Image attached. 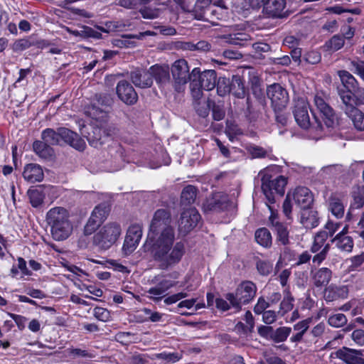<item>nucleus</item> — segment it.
<instances>
[{
    "label": "nucleus",
    "instance_id": "54",
    "mask_svg": "<svg viewBox=\"0 0 364 364\" xmlns=\"http://www.w3.org/2000/svg\"><path fill=\"white\" fill-rule=\"evenodd\" d=\"M252 48L255 50V56L256 58H262L263 53H268L271 50V46L263 42H257L252 44Z\"/></svg>",
    "mask_w": 364,
    "mask_h": 364
},
{
    "label": "nucleus",
    "instance_id": "45",
    "mask_svg": "<svg viewBox=\"0 0 364 364\" xmlns=\"http://www.w3.org/2000/svg\"><path fill=\"white\" fill-rule=\"evenodd\" d=\"M291 332V328L290 327H279L276 330H274L272 336H271V340L275 343L284 342L287 340Z\"/></svg>",
    "mask_w": 364,
    "mask_h": 364
},
{
    "label": "nucleus",
    "instance_id": "10",
    "mask_svg": "<svg viewBox=\"0 0 364 364\" xmlns=\"http://www.w3.org/2000/svg\"><path fill=\"white\" fill-rule=\"evenodd\" d=\"M267 95L271 100L272 107L275 112L282 111L289 102L287 90L279 83H274L268 86Z\"/></svg>",
    "mask_w": 364,
    "mask_h": 364
},
{
    "label": "nucleus",
    "instance_id": "43",
    "mask_svg": "<svg viewBox=\"0 0 364 364\" xmlns=\"http://www.w3.org/2000/svg\"><path fill=\"white\" fill-rule=\"evenodd\" d=\"M110 211V206L107 203H102L95 207L91 214L103 223L107 218Z\"/></svg>",
    "mask_w": 364,
    "mask_h": 364
},
{
    "label": "nucleus",
    "instance_id": "51",
    "mask_svg": "<svg viewBox=\"0 0 364 364\" xmlns=\"http://www.w3.org/2000/svg\"><path fill=\"white\" fill-rule=\"evenodd\" d=\"M208 106L210 109H212L213 117L215 120L220 121L224 118L225 113L220 105H216L213 100L208 99Z\"/></svg>",
    "mask_w": 364,
    "mask_h": 364
},
{
    "label": "nucleus",
    "instance_id": "59",
    "mask_svg": "<svg viewBox=\"0 0 364 364\" xmlns=\"http://www.w3.org/2000/svg\"><path fill=\"white\" fill-rule=\"evenodd\" d=\"M330 250V245L328 243L325 245L323 248L313 257V262L319 265L326 257L327 254Z\"/></svg>",
    "mask_w": 364,
    "mask_h": 364
},
{
    "label": "nucleus",
    "instance_id": "57",
    "mask_svg": "<svg viewBox=\"0 0 364 364\" xmlns=\"http://www.w3.org/2000/svg\"><path fill=\"white\" fill-rule=\"evenodd\" d=\"M95 317L101 321L107 322L110 319L109 311L105 308L97 306L94 309Z\"/></svg>",
    "mask_w": 364,
    "mask_h": 364
},
{
    "label": "nucleus",
    "instance_id": "8",
    "mask_svg": "<svg viewBox=\"0 0 364 364\" xmlns=\"http://www.w3.org/2000/svg\"><path fill=\"white\" fill-rule=\"evenodd\" d=\"M171 71L173 80V86L177 92L184 90L188 80L192 82V72H189L188 62L186 60H176L171 66Z\"/></svg>",
    "mask_w": 364,
    "mask_h": 364
},
{
    "label": "nucleus",
    "instance_id": "64",
    "mask_svg": "<svg viewBox=\"0 0 364 364\" xmlns=\"http://www.w3.org/2000/svg\"><path fill=\"white\" fill-rule=\"evenodd\" d=\"M351 338L358 346L364 345V330L356 329L353 331L351 334Z\"/></svg>",
    "mask_w": 364,
    "mask_h": 364
},
{
    "label": "nucleus",
    "instance_id": "44",
    "mask_svg": "<svg viewBox=\"0 0 364 364\" xmlns=\"http://www.w3.org/2000/svg\"><path fill=\"white\" fill-rule=\"evenodd\" d=\"M284 293L285 295H284L283 300L282 301V302L280 304V311L282 312V316H283L284 314L290 311L293 309V307H294L293 302L294 301V297L291 296V294L290 293L289 287H287L284 290Z\"/></svg>",
    "mask_w": 364,
    "mask_h": 364
},
{
    "label": "nucleus",
    "instance_id": "58",
    "mask_svg": "<svg viewBox=\"0 0 364 364\" xmlns=\"http://www.w3.org/2000/svg\"><path fill=\"white\" fill-rule=\"evenodd\" d=\"M352 70L364 80V61L353 60L350 62Z\"/></svg>",
    "mask_w": 364,
    "mask_h": 364
},
{
    "label": "nucleus",
    "instance_id": "18",
    "mask_svg": "<svg viewBox=\"0 0 364 364\" xmlns=\"http://www.w3.org/2000/svg\"><path fill=\"white\" fill-rule=\"evenodd\" d=\"M132 82L139 88H149L153 85L151 73L149 69L136 68L129 73Z\"/></svg>",
    "mask_w": 364,
    "mask_h": 364
},
{
    "label": "nucleus",
    "instance_id": "61",
    "mask_svg": "<svg viewBox=\"0 0 364 364\" xmlns=\"http://www.w3.org/2000/svg\"><path fill=\"white\" fill-rule=\"evenodd\" d=\"M250 82L253 95L257 97H259L260 96H262V89L260 87L261 82L259 78L255 76L251 78Z\"/></svg>",
    "mask_w": 364,
    "mask_h": 364
},
{
    "label": "nucleus",
    "instance_id": "29",
    "mask_svg": "<svg viewBox=\"0 0 364 364\" xmlns=\"http://www.w3.org/2000/svg\"><path fill=\"white\" fill-rule=\"evenodd\" d=\"M230 88V93L238 99H243L247 95V90L245 86V81L238 75L232 76Z\"/></svg>",
    "mask_w": 364,
    "mask_h": 364
},
{
    "label": "nucleus",
    "instance_id": "60",
    "mask_svg": "<svg viewBox=\"0 0 364 364\" xmlns=\"http://www.w3.org/2000/svg\"><path fill=\"white\" fill-rule=\"evenodd\" d=\"M98 105L110 107L113 104L112 97L108 94H99L95 95Z\"/></svg>",
    "mask_w": 364,
    "mask_h": 364
},
{
    "label": "nucleus",
    "instance_id": "42",
    "mask_svg": "<svg viewBox=\"0 0 364 364\" xmlns=\"http://www.w3.org/2000/svg\"><path fill=\"white\" fill-rule=\"evenodd\" d=\"M231 80L225 77H220L216 80L217 93L220 97H224L231 92Z\"/></svg>",
    "mask_w": 364,
    "mask_h": 364
},
{
    "label": "nucleus",
    "instance_id": "23",
    "mask_svg": "<svg viewBox=\"0 0 364 364\" xmlns=\"http://www.w3.org/2000/svg\"><path fill=\"white\" fill-rule=\"evenodd\" d=\"M285 5V0H268L263 8V13L268 17L282 18Z\"/></svg>",
    "mask_w": 364,
    "mask_h": 364
},
{
    "label": "nucleus",
    "instance_id": "15",
    "mask_svg": "<svg viewBox=\"0 0 364 364\" xmlns=\"http://www.w3.org/2000/svg\"><path fill=\"white\" fill-rule=\"evenodd\" d=\"M151 80L159 88H165L171 82L170 68L167 65L155 64L149 68Z\"/></svg>",
    "mask_w": 364,
    "mask_h": 364
},
{
    "label": "nucleus",
    "instance_id": "34",
    "mask_svg": "<svg viewBox=\"0 0 364 364\" xmlns=\"http://www.w3.org/2000/svg\"><path fill=\"white\" fill-rule=\"evenodd\" d=\"M331 242L335 243L336 246L341 251L351 252L353 247V240L352 237L348 235H343V234H337Z\"/></svg>",
    "mask_w": 364,
    "mask_h": 364
},
{
    "label": "nucleus",
    "instance_id": "30",
    "mask_svg": "<svg viewBox=\"0 0 364 364\" xmlns=\"http://www.w3.org/2000/svg\"><path fill=\"white\" fill-rule=\"evenodd\" d=\"M33 149L40 158L46 160L53 159L55 154L51 146L43 141H35L33 144Z\"/></svg>",
    "mask_w": 364,
    "mask_h": 364
},
{
    "label": "nucleus",
    "instance_id": "13",
    "mask_svg": "<svg viewBox=\"0 0 364 364\" xmlns=\"http://www.w3.org/2000/svg\"><path fill=\"white\" fill-rule=\"evenodd\" d=\"M271 228L276 235V242L287 246L290 244L289 230L287 223H282L274 215L273 212L269 217Z\"/></svg>",
    "mask_w": 364,
    "mask_h": 364
},
{
    "label": "nucleus",
    "instance_id": "48",
    "mask_svg": "<svg viewBox=\"0 0 364 364\" xmlns=\"http://www.w3.org/2000/svg\"><path fill=\"white\" fill-rule=\"evenodd\" d=\"M102 223L100 222V219L95 218L91 214L87 222L84 227V234L85 235H90L100 226Z\"/></svg>",
    "mask_w": 364,
    "mask_h": 364
},
{
    "label": "nucleus",
    "instance_id": "37",
    "mask_svg": "<svg viewBox=\"0 0 364 364\" xmlns=\"http://www.w3.org/2000/svg\"><path fill=\"white\" fill-rule=\"evenodd\" d=\"M338 75L344 87L343 89L348 91H355L358 87V82L355 78L346 70H339Z\"/></svg>",
    "mask_w": 364,
    "mask_h": 364
},
{
    "label": "nucleus",
    "instance_id": "36",
    "mask_svg": "<svg viewBox=\"0 0 364 364\" xmlns=\"http://www.w3.org/2000/svg\"><path fill=\"white\" fill-rule=\"evenodd\" d=\"M245 41H246L245 35L242 33L223 35L216 38V42L221 45L223 43H230L243 46Z\"/></svg>",
    "mask_w": 364,
    "mask_h": 364
},
{
    "label": "nucleus",
    "instance_id": "62",
    "mask_svg": "<svg viewBox=\"0 0 364 364\" xmlns=\"http://www.w3.org/2000/svg\"><path fill=\"white\" fill-rule=\"evenodd\" d=\"M225 299L230 302L232 307L237 309H241L242 302L240 300L239 296H237L236 291L235 294L233 293H228L225 295Z\"/></svg>",
    "mask_w": 364,
    "mask_h": 364
},
{
    "label": "nucleus",
    "instance_id": "27",
    "mask_svg": "<svg viewBox=\"0 0 364 364\" xmlns=\"http://www.w3.org/2000/svg\"><path fill=\"white\" fill-rule=\"evenodd\" d=\"M312 281L316 287H322L328 285L331 279L332 272L327 267H322L315 272H311Z\"/></svg>",
    "mask_w": 364,
    "mask_h": 364
},
{
    "label": "nucleus",
    "instance_id": "14",
    "mask_svg": "<svg viewBox=\"0 0 364 364\" xmlns=\"http://www.w3.org/2000/svg\"><path fill=\"white\" fill-rule=\"evenodd\" d=\"M336 356L346 364H364V350L343 346L336 352Z\"/></svg>",
    "mask_w": 364,
    "mask_h": 364
},
{
    "label": "nucleus",
    "instance_id": "5",
    "mask_svg": "<svg viewBox=\"0 0 364 364\" xmlns=\"http://www.w3.org/2000/svg\"><path fill=\"white\" fill-rule=\"evenodd\" d=\"M217 73L214 70H205L201 72L199 68L192 70V82L190 88L192 97L195 100H200L203 96V90L209 91L216 86Z\"/></svg>",
    "mask_w": 364,
    "mask_h": 364
},
{
    "label": "nucleus",
    "instance_id": "53",
    "mask_svg": "<svg viewBox=\"0 0 364 364\" xmlns=\"http://www.w3.org/2000/svg\"><path fill=\"white\" fill-rule=\"evenodd\" d=\"M328 322L333 327L340 328L347 323V318L343 314H336L331 316L328 318Z\"/></svg>",
    "mask_w": 364,
    "mask_h": 364
},
{
    "label": "nucleus",
    "instance_id": "49",
    "mask_svg": "<svg viewBox=\"0 0 364 364\" xmlns=\"http://www.w3.org/2000/svg\"><path fill=\"white\" fill-rule=\"evenodd\" d=\"M87 115L96 120L103 119L107 117V113L96 105H92L85 111Z\"/></svg>",
    "mask_w": 364,
    "mask_h": 364
},
{
    "label": "nucleus",
    "instance_id": "40",
    "mask_svg": "<svg viewBox=\"0 0 364 364\" xmlns=\"http://www.w3.org/2000/svg\"><path fill=\"white\" fill-rule=\"evenodd\" d=\"M102 134H105V130H102L100 127H92V132H88L87 139L92 146L98 148L103 144Z\"/></svg>",
    "mask_w": 364,
    "mask_h": 364
},
{
    "label": "nucleus",
    "instance_id": "3",
    "mask_svg": "<svg viewBox=\"0 0 364 364\" xmlns=\"http://www.w3.org/2000/svg\"><path fill=\"white\" fill-rule=\"evenodd\" d=\"M257 177L261 181V189L266 198V203L272 213L274 208L272 205L276 203L278 198L282 197L287 184V178L284 176H274L272 168L261 170Z\"/></svg>",
    "mask_w": 364,
    "mask_h": 364
},
{
    "label": "nucleus",
    "instance_id": "55",
    "mask_svg": "<svg viewBox=\"0 0 364 364\" xmlns=\"http://www.w3.org/2000/svg\"><path fill=\"white\" fill-rule=\"evenodd\" d=\"M155 358L157 359H161L168 362L175 363L181 358V355L178 353H166L162 352L156 353Z\"/></svg>",
    "mask_w": 364,
    "mask_h": 364
},
{
    "label": "nucleus",
    "instance_id": "38",
    "mask_svg": "<svg viewBox=\"0 0 364 364\" xmlns=\"http://www.w3.org/2000/svg\"><path fill=\"white\" fill-rule=\"evenodd\" d=\"M41 138L43 141L50 146L58 145L60 143V136L58 134V128L54 130L51 128L44 129L41 133Z\"/></svg>",
    "mask_w": 364,
    "mask_h": 364
},
{
    "label": "nucleus",
    "instance_id": "50",
    "mask_svg": "<svg viewBox=\"0 0 364 364\" xmlns=\"http://www.w3.org/2000/svg\"><path fill=\"white\" fill-rule=\"evenodd\" d=\"M256 268L259 274L267 276L272 271L273 264L269 261L258 259L256 262Z\"/></svg>",
    "mask_w": 364,
    "mask_h": 364
},
{
    "label": "nucleus",
    "instance_id": "22",
    "mask_svg": "<svg viewBox=\"0 0 364 364\" xmlns=\"http://www.w3.org/2000/svg\"><path fill=\"white\" fill-rule=\"evenodd\" d=\"M174 285V282L168 279H163L160 281L156 287L150 288L147 291V293L151 294L149 298L153 301L159 302L165 296L164 294L166 291Z\"/></svg>",
    "mask_w": 364,
    "mask_h": 364
},
{
    "label": "nucleus",
    "instance_id": "12",
    "mask_svg": "<svg viewBox=\"0 0 364 364\" xmlns=\"http://www.w3.org/2000/svg\"><path fill=\"white\" fill-rule=\"evenodd\" d=\"M118 98L127 105H133L138 100V95L130 82L125 80L118 82L116 87Z\"/></svg>",
    "mask_w": 364,
    "mask_h": 364
},
{
    "label": "nucleus",
    "instance_id": "25",
    "mask_svg": "<svg viewBox=\"0 0 364 364\" xmlns=\"http://www.w3.org/2000/svg\"><path fill=\"white\" fill-rule=\"evenodd\" d=\"M23 176L26 181L30 183H36L43 181L44 173L40 165L28 164L24 168Z\"/></svg>",
    "mask_w": 364,
    "mask_h": 364
},
{
    "label": "nucleus",
    "instance_id": "46",
    "mask_svg": "<svg viewBox=\"0 0 364 364\" xmlns=\"http://www.w3.org/2000/svg\"><path fill=\"white\" fill-rule=\"evenodd\" d=\"M28 196L30 199V203L33 207L37 208L41 205L44 199L43 191L39 189H29L28 191Z\"/></svg>",
    "mask_w": 364,
    "mask_h": 364
},
{
    "label": "nucleus",
    "instance_id": "33",
    "mask_svg": "<svg viewBox=\"0 0 364 364\" xmlns=\"http://www.w3.org/2000/svg\"><path fill=\"white\" fill-rule=\"evenodd\" d=\"M353 202L351 203L350 209L346 215V219L350 220L352 217V210L360 209L364 205V186L358 187L353 193Z\"/></svg>",
    "mask_w": 364,
    "mask_h": 364
},
{
    "label": "nucleus",
    "instance_id": "16",
    "mask_svg": "<svg viewBox=\"0 0 364 364\" xmlns=\"http://www.w3.org/2000/svg\"><path fill=\"white\" fill-rule=\"evenodd\" d=\"M58 134L60 136V141H63L75 149L82 151L85 149L86 144L84 139L76 132L65 127H59Z\"/></svg>",
    "mask_w": 364,
    "mask_h": 364
},
{
    "label": "nucleus",
    "instance_id": "9",
    "mask_svg": "<svg viewBox=\"0 0 364 364\" xmlns=\"http://www.w3.org/2000/svg\"><path fill=\"white\" fill-rule=\"evenodd\" d=\"M200 219V215L196 208L184 210L178 221V234L181 236L187 235L197 226Z\"/></svg>",
    "mask_w": 364,
    "mask_h": 364
},
{
    "label": "nucleus",
    "instance_id": "11",
    "mask_svg": "<svg viewBox=\"0 0 364 364\" xmlns=\"http://www.w3.org/2000/svg\"><path fill=\"white\" fill-rule=\"evenodd\" d=\"M230 205L228 196L221 192L215 193L208 198L203 204V210L206 213H218L225 211Z\"/></svg>",
    "mask_w": 364,
    "mask_h": 364
},
{
    "label": "nucleus",
    "instance_id": "19",
    "mask_svg": "<svg viewBox=\"0 0 364 364\" xmlns=\"http://www.w3.org/2000/svg\"><path fill=\"white\" fill-rule=\"evenodd\" d=\"M296 204L302 210L310 208L314 202L311 191L306 187H297L293 194Z\"/></svg>",
    "mask_w": 364,
    "mask_h": 364
},
{
    "label": "nucleus",
    "instance_id": "2",
    "mask_svg": "<svg viewBox=\"0 0 364 364\" xmlns=\"http://www.w3.org/2000/svg\"><path fill=\"white\" fill-rule=\"evenodd\" d=\"M175 235L167 234L160 239H146L143 246L144 252H150L161 269L178 264L186 252L184 243L181 241L175 242Z\"/></svg>",
    "mask_w": 364,
    "mask_h": 364
},
{
    "label": "nucleus",
    "instance_id": "21",
    "mask_svg": "<svg viewBox=\"0 0 364 364\" xmlns=\"http://www.w3.org/2000/svg\"><path fill=\"white\" fill-rule=\"evenodd\" d=\"M338 96L342 102L341 109L346 115L352 114L357 109V103L353 91L345 90L343 88L338 90Z\"/></svg>",
    "mask_w": 364,
    "mask_h": 364
},
{
    "label": "nucleus",
    "instance_id": "52",
    "mask_svg": "<svg viewBox=\"0 0 364 364\" xmlns=\"http://www.w3.org/2000/svg\"><path fill=\"white\" fill-rule=\"evenodd\" d=\"M212 3V0H197L194 6V12L201 18L205 11Z\"/></svg>",
    "mask_w": 364,
    "mask_h": 364
},
{
    "label": "nucleus",
    "instance_id": "63",
    "mask_svg": "<svg viewBox=\"0 0 364 364\" xmlns=\"http://www.w3.org/2000/svg\"><path fill=\"white\" fill-rule=\"evenodd\" d=\"M248 151L252 158H264L267 155V151L262 147L257 146H250Z\"/></svg>",
    "mask_w": 364,
    "mask_h": 364
},
{
    "label": "nucleus",
    "instance_id": "20",
    "mask_svg": "<svg viewBox=\"0 0 364 364\" xmlns=\"http://www.w3.org/2000/svg\"><path fill=\"white\" fill-rule=\"evenodd\" d=\"M237 295L242 304H248L255 296L257 287L251 281L242 282L236 289Z\"/></svg>",
    "mask_w": 364,
    "mask_h": 364
},
{
    "label": "nucleus",
    "instance_id": "4",
    "mask_svg": "<svg viewBox=\"0 0 364 364\" xmlns=\"http://www.w3.org/2000/svg\"><path fill=\"white\" fill-rule=\"evenodd\" d=\"M46 222L50 227L51 236L55 241H63L73 232L69 212L63 207H54L46 214Z\"/></svg>",
    "mask_w": 364,
    "mask_h": 364
},
{
    "label": "nucleus",
    "instance_id": "17",
    "mask_svg": "<svg viewBox=\"0 0 364 364\" xmlns=\"http://www.w3.org/2000/svg\"><path fill=\"white\" fill-rule=\"evenodd\" d=\"M142 237V226L139 224L132 225L127 232L123 249L129 252H132L139 245Z\"/></svg>",
    "mask_w": 364,
    "mask_h": 364
},
{
    "label": "nucleus",
    "instance_id": "24",
    "mask_svg": "<svg viewBox=\"0 0 364 364\" xmlns=\"http://www.w3.org/2000/svg\"><path fill=\"white\" fill-rule=\"evenodd\" d=\"M47 45L48 43L45 41L36 40L33 36H31L26 38H21L16 41L12 46V49L14 52H19L26 50L32 46L43 48Z\"/></svg>",
    "mask_w": 364,
    "mask_h": 364
},
{
    "label": "nucleus",
    "instance_id": "31",
    "mask_svg": "<svg viewBox=\"0 0 364 364\" xmlns=\"http://www.w3.org/2000/svg\"><path fill=\"white\" fill-rule=\"evenodd\" d=\"M301 224L308 229H312L318 225V216L317 211L308 209L302 210L301 213Z\"/></svg>",
    "mask_w": 364,
    "mask_h": 364
},
{
    "label": "nucleus",
    "instance_id": "6",
    "mask_svg": "<svg viewBox=\"0 0 364 364\" xmlns=\"http://www.w3.org/2000/svg\"><path fill=\"white\" fill-rule=\"evenodd\" d=\"M170 213L165 209L157 210L151 220L149 226V233L146 239H155L165 236L167 234L175 235L173 228L171 225Z\"/></svg>",
    "mask_w": 364,
    "mask_h": 364
},
{
    "label": "nucleus",
    "instance_id": "28",
    "mask_svg": "<svg viewBox=\"0 0 364 364\" xmlns=\"http://www.w3.org/2000/svg\"><path fill=\"white\" fill-rule=\"evenodd\" d=\"M311 322V318H308L302 321H299L293 326V330L296 331L295 334H293L290 337V341L295 344L300 343L303 341L304 336L309 328V324Z\"/></svg>",
    "mask_w": 364,
    "mask_h": 364
},
{
    "label": "nucleus",
    "instance_id": "26",
    "mask_svg": "<svg viewBox=\"0 0 364 364\" xmlns=\"http://www.w3.org/2000/svg\"><path fill=\"white\" fill-rule=\"evenodd\" d=\"M107 152L108 156L117 164L118 167L122 166V163L125 161V154L124 149L119 143L112 141L107 146Z\"/></svg>",
    "mask_w": 364,
    "mask_h": 364
},
{
    "label": "nucleus",
    "instance_id": "56",
    "mask_svg": "<svg viewBox=\"0 0 364 364\" xmlns=\"http://www.w3.org/2000/svg\"><path fill=\"white\" fill-rule=\"evenodd\" d=\"M344 45V39L342 36L335 35L327 43V46L333 50H338Z\"/></svg>",
    "mask_w": 364,
    "mask_h": 364
},
{
    "label": "nucleus",
    "instance_id": "35",
    "mask_svg": "<svg viewBox=\"0 0 364 364\" xmlns=\"http://www.w3.org/2000/svg\"><path fill=\"white\" fill-rule=\"evenodd\" d=\"M329 210L337 218H341L344 215V205L341 199L337 194H331L328 199Z\"/></svg>",
    "mask_w": 364,
    "mask_h": 364
},
{
    "label": "nucleus",
    "instance_id": "32",
    "mask_svg": "<svg viewBox=\"0 0 364 364\" xmlns=\"http://www.w3.org/2000/svg\"><path fill=\"white\" fill-rule=\"evenodd\" d=\"M348 289L346 286H330L325 294L326 301H333L338 299H345L348 296Z\"/></svg>",
    "mask_w": 364,
    "mask_h": 364
},
{
    "label": "nucleus",
    "instance_id": "1",
    "mask_svg": "<svg viewBox=\"0 0 364 364\" xmlns=\"http://www.w3.org/2000/svg\"><path fill=\"white\" fill-rule=\"evenodd\" d=\"M314 103L320 113L321 119L312 112L314 121L310 120L309 105L303 100H298L294 107L293 114L297 124L304 129H310L322 136L328 134L338 125V117L334 109L321 94L315 95Z\"/></svg>",
    "mask_w": 364,
    "mask_h": 364
},
{
    "label": "nucleus",
    "instance_id": "41",
    "mask_svg": "<svg viewBox=\"0 0 364 364\" xmlns=\"http://www.w3.org/2000/svg\"><path fill=\"white\" fill-rule=\"evenodd\" d=\"M196 198V188L193 186H186L181 193V203L183 205H189L194 203Z\"/></svg>",
    "mask_w": 364,
    "mask_h": 364
},
{
    "label": "nucleus",
    "instance_id": "7",
    "mask_svg": "<svg viewBox=\"0 0 364 364\" xmlns=\"http://www.w3.org/2000/svg\"><path fill=\"white\" fill-rule=\"evenodd\" d=\"M120 235V225L117 223H109L94 235L92 244L99 250L105 251L116 242Z\"/></svg>",
    "mask_w": 364,
    "mask_h": 364
},
{
    "label": "nucleus",
    "instance_id": "39",
    "mask_svg": "<svg viewBox=\"0 0 364 364\" xmlns=\"http://www.w3.org/2000/svg\"><path fill=\"white\" fill-rule=\"evenodd\" d=\"M255 240L258 244L269 247L272 243V235L269 230L265 228L258 229L255 234Z\"/></svg>",
    "mask_w": 364,
    "mask_h": 364
},
{
    "label": "nucleus",
    "instance_id": "47",
    "mask_svg": "<svg viewBox=\"0 0 364 364\" xmlns=\"http://www.w3.org/2000/svg\"><path fill=\"white\" fill-rule=\"evenodd\" d=\"M348 117L351 119L358 130H364V114L360 109L357 108L352 114H348Z\"/></svg>",
    "mask_w": 364,
    "mask_h": 364
}]
</instances>
